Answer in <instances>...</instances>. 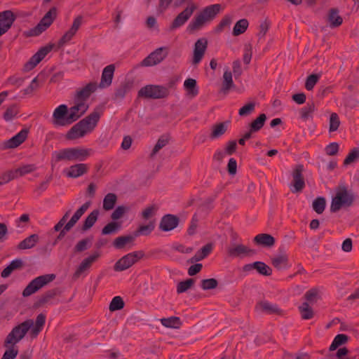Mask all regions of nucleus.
I'll list each match as a JSON object with an SVG mask.
<instances>
[{"label": "nucleus", "instance_id": "f257e3e1", "mask_svg": "<svg viewBox=\"0 0 359 359\" xmlns=\"http://www.w3.org/2000/svg\"><path fill=\"white\" fill-rule=\"evenodd\" d=\"M91 149L72 147L55 151L52 154L51 163L55 164L62 161H83L91 154Z\"/></svg>", "mask_w": 359, "mask_h": 359}, {"label": "nucleus", "instance_id": "f03ea898", "mask_svg": "<svg viewBox=\"0 0 359 359\" xmlns=\"http://www.w3.org/2000/svg\"><path fill=\"white\" fill-rule=\"evenodd\" d=\"M336 194L332 199L330 211L338 212L342 207H351L355 199L354 194L349 191L345 184H339L335 189Z\"/></svg>", "mask_w": 359, "mask_h": 359}, {"label": "nucleus", "instance_id": "7ed1b4c3", "mask_svg": "<svg viewBox=\"0 0 359 359\" xmlns=\"http://www.w3.org/2000/svg\"><path fill=\"white\" fill-rule=\"evenodd\" d=\"M34 325L32 319H27L22 323L15 326L11 332L7 335L4 346L8 347L10 345H15L24 338L28 331Z\"/></svg>", "mask_w": 359, "mask_h": 359}, {"label": "nucleus", "instance_id": "20e7f679", "mask_svg": "<svg viewBox=\"0 0 359 359\" xmlns=\"http://www.w3.org/2000/svg\"><path fill=\"white\" fill-rule=\"evenodd\" d=\"M170 94L169 88L160 85H147L138 91V96L148 99H163Z\"/></svg>", "mask_w": 359, "mask_h": 359}, {"label": "nucleus", "instance_id": "39448f33", "mask_svg": "<svg viewBox=\"0 0 359 359\" xmlns=\"http://www.w3.org/2000/svg\"><path fill=\"white\" fill-rule=\"evenodd\" d=\"M55 278L53 273L39 276L33 279L23 290L22 296L26 297L39 291L43 286L52 282Z\"/></svg>", "mask_w": 359, "mask_h": 359}, {"label": "nucleus", "instance_id": "423d86ee", "mask_svg": "<svg viewBox=\"0 0 359 359\" xmlns=\"http://www.w3.org/2000/svg\"><path fill=\"white\" fill-rule=\"evenodd\" d=\"M144 256V252L142 250L130 252L122 257L115 263L114 270L115 271H125L137 263Z\"/></svg>", "mask_w": 359, "mask_h": 359}, {"label": "nucleus", "instance_id": "0eeeda50", "mask_svg": "<svg viewBox=\"0 0 359 359\" xmlns=\"http://www.w3.org/2000/svg\"><path fill=\"white\" fill-rule=\"evenodd\" d=\"M304 168L302 164H297L292 171V180L290 184L292 193H300L305 188V179L303 175Z\"/></svg>", "mask_w": 359, "mask_h": 359}, {"label": "nucleus", "instance_id": "6e6552de", "mask_svg": "<svg viewBox=\"0 0 359 359\" xmlns=\"http://www.w3.org/2000/svg\"><path fill=\"white\" fill-rule=\"evenodd\" d=\"M57 15V9L53 6L45 14L37 25L31 30V35L38 36L46 30L54 22Z\"/></svg>", "mask_w": 359, "mask_h": 359}, {"label": "nucleus", "instance_id": "1a4fd4ad", "mask_svg": "<svg viewBox=\"0 0 359 359\" xmlns=\"http://www.w3.org/2000/svg\"><path fill=\"white\" fill-rule=\"evenodd\" d=\"M168 55V47H160L151 52L142 62V67H151L161 62Z\"/></svg>", "mask_w": 359, "mask_h": 359}, {"label": "nucleus", "instance_id": "9d476101", "mask_svg": "<svg viewBox=\"0 0 359 359\" xmlns=\"http://www.w3.org/2000/svg\"><path fill=\"white\" fill-rule=\"evenodd\" d=\"M54 45L48 44L41 47L34 55L31 57L23 67L24 72L33 69L53 49Z\"/></svg>", "mask_w": 359, "mask_h": 359}, {"label": "nucleus", "instance_id": "9b49d317", "mask_svg": "<svg viewBox=\"0 0 359 359\" xmlns=\"http://www.w3.org/2000/svg\"><path fill=\"white\" fill-rule=\"evenodd\" d=\"M100 255L101 254L100 252L95 251L92 255L83 259L72 276L73 280L79 279L83 274L89 270L92 264L98 259Z\"/></svg>", "mask_w": 359, "mask_h": 359}, {"label": "nucleus", "instance_id": "f8f14e48", "mask_svg": "<svg viewBox=\"0 0 359 359\" xmlns=\"http://www.w3.org/2000/svg\"><path fill=\"white\" fill-rule=\"evenodd\" d=\"M74 105L71 107L69 109V114L66 118V122L72 124L81 117L88 109V104L87 103L74 102Z\"/></svg>", "mask_w": 359, "mask_h": 359}, {"label": "nucleus", "instance_id": "ddd939ff", "mask_svg": "<svg viewBox=\"0 0 359 359\" xmlns=\"http://www.w3.org/2000/svg\"><path fill=\"white\" fill-rule=\"evenodd\" d=\"M97 82H90L86 86L79 88L74 95V102L86 103L92 93L97 89Z\"/></svg>", "mask_w": 359, "mask_h": 359}, {"label": "nucleus", "instance_id": "4468645a", "mask_svg": "<svg viewBox=\"0 0 359 359\" xmlns=\"http://www.w3.org/2000/svg\"><path fill=\"white\" fill-rule=\"evenodd\" d=\"M196 8L194 4H191V6L187 7L173 20L170 26V29L174 30L182 26L189 19Z\"/></svg>", "mask_w": 359, "mask_h": 359}, {"label": "nucleus", "instance_id": "2eb2a0df", "mask_svg": "<svg viewBox=\"0 0 359 359\" xmlns=\"http://www.w3.org/2000/svg\"><path fill=\"white\" fill-rule=\"evenodd\" d=\"M83 22V17L81 15H78L73 22V24L71 28L65 33V34L60 38L57 43V46L59 48L65 46L67 42H69L73 36L76 34V32L80 28Z\"/></svg>", "mask_w": 359, "mask_h": 359}, {"label": "nucleus", "instance_id": "dca6fc26", "mask_svg": "<svg viewBox=\"0 0 359 359\" xmlns=\"http://www.w3.org/2000/svg\"><path fill=\"white\" fill-rule=\"evenodd\" d=\"M180 223V218L175 215H163L159 223V229L163 231H170L175 229Z\"/></svg>", "mask_w": 359, "mask_h": 359}, {"label": "nucleus", "instance_id": "f3484780", "mask_svg": "<svg viewBox=\"0 0 359 359\" xmlns=\"http://www.w3.org/2000/svg\"><path fill=\"white\" fill-rule=\"evenodd\" d=\"M15 16L11 11H4L0 13V35L5 34L12 26Z\"/></svg>", "mask_w": 359, "mask_h": 359}, {"label": "nucleus", "instance_id": "a211bd4d", "mask_svg": "<svg viewBox=\"0 0 359 359\" xmlns=\"http://www.w3.org/2000/svg\"><path fill=\"white\" fill-rule=\"evenodd\" d=\"M207 47L208 40L205 38H201L196 41L194 44L193 64L196 65L201 62Z\"/></svg>", "mask_w": 359, "mask_h": 359}, {"label": "nucleus", "instance_id": "6ab92c4d", "mask_svg": "<svg viewBox=\"0 0 359 359\" xmlns=\"http://www.w3.org/2000/svg\"><path fill=\"white\" fill-rule=\"evenodd\" d=\"M69 114L68 107L65 104H61L57 107L53 114V124L55 126H66L69 125L66 122V118Z\"/></svg>", "mask_w": 359, "mask_h": 359}, {"label": "nucleus", "instance_id": "aec40b11", "mask_svg": "<svg viewBox=\"0 0 359 359\" xmlns=\"http://www.w3.org/2000/svg\"><path fill=\"white\" fill-rule=\"evenodd\" d=\"M101 114H102V111H99L97 110V109H95L89 115H88L84 118L81 120L80 122L88 130V132H90L97 126V124L100 118Z\"/></svg>", "mask_w": 359, "mask_h": 359}, {"label": "nucleus", "instance_id": "412c9836", "mask_svg": "<svg viewBox=\"0 0 359 359\" xmlns=\"http://www.w3.org/2000/svg\"><path fill=\"white\" fill-rule=\"evenodd\" d=\"M87 133L88 130L79 121L67 133L65 137L69 140H76L83 137Z\"/></svg>", "mask_w": 359, "mask_h": 359}, {"label": "nucleus", "instance_id": "4be33fe9", "mask_svg": "<svg viewBox=\"0 0 359 359\" xmlns=\"http://www.w3.org/2000/svg\"><path fill=\"white\" fill-rule=\"evenodd\" d=\"M114 71V65H109L104 67L102 73L100 82L97 86L101 88L109 87L111 84Z\"/></svg>", "mask_w": 359, "mask_h": 359}, {"label": "nucleus", "instance_id": "5701e85b", "mask_svg": "<svg viewBox=\"0 0 359 359\" xmlns=\"http://www.w3.org/2000/svg\"><path fill=\"white\" fill-rule=\"evenodd\" d=\"M227 252L230 257H240L241 255H245L248 256L255 255L256 250L250 249L243 244H238L236 245L234 247L229 248Z\"/></svg>", "mask_w": 359, "mask_h": 359}, {"label": "nucleus", "instance_id": "b1692460", "mask_svg": "<svg viewBox=\"0 0 359 359\" xmlns=\"http://www.w3.org/2000/svg\"><path fill=\"white\" fill-rule=\"evenodd\" d=\"M29 130L27 128L21 130L18 134L9 139L5 144L6 148L13 149L18 147L25 141Z\"/></svg>", "mask_w": 359, "mask_h": 359}, {"label": "nucleus", "instance_id": "393cba45", "mask_svg": "<svg viewBox=\"0 0 359 359\" xmlns=\"http://www.w3.org/2000/svg\"><path fill=\"white\" fill-rule=\"evenodd\" d=\"M62 291L58 287L49 290L44 292L40 297V298L37 300L34 305L36 307H41L43 306L45 304L48 303L51 299H54L56 296L60 295Z\"/></svg>", "mask_w": 359, "mask_h": 359}, {"label": "nucleus", "instance_id": "a878e982", "mask_svg": "<svg viewBox=\"0 0 359 359\" xmlns=\"http://www.w3.org/2000/svg\"><path fill=\"white\" fill-rule=\"evenodd\" d=\"M279 251L283 253L271 258L272 265L278 270L287 268L289 261L288 256L285 253V248H280Z\"/></svg>", "mask_w": 359, "mask_h": 359}, {"label": "nucleus", "instance_id": "bb28decb", "mask_svg": "<svg viewBox=\"0 0 359 359\" xmlns=\"http://www.w3.org/2000/svg\"><path fill=\"white\" fill-rule=\"evenodd\" d=\"M339 11L337 8H332L329 10L327 21L331 28H336L341 25L343 18L339 14Z\"/></svg>", "mask_w": 359, "mask_h": 359}, {"label": "nucleus", "instance_id": "cd10ccee", "mask_svg": "<svg viewBox=\"0 0 359 359\" xmlns=\"http://www.w3.org/2000/svg\"><path fill=\"white\" fill-rule=\"evenodd\" d=\"M90 205V201L86 202L83 204L73 215L69 221L65 224L66 230L72 229V228L76 224V222L80 219L81 216L86 212V211L88 209Z\"/></svg>", "mask_w": 359, "mask_h": 359}, {"label": "nucleus", "instance_id": "c85d7f7f", "mask_svg": "<svg viewBox=\"0 0 359 359\" xmlns=\"http://www.w3.org/2000/svg\"><path fill=\"white\" fill-rule=\"evenodd\" d=\"M88 166L87 164L78 163L69 168L67 176L72 178L79 177L88 172Z\"/></svg>", "mask_w": 359, "mask_h": 359}, {"label": "nucleus", "instance_id": "c756f323", "mask_svg": "<svg viewBox=\"0 0 359 359\" xmlns=\"http://www.w3.org/2000/svg\"><path fill=\"white\" fill-rule=\"evenodd\" d=\"M25 264L21 259H15L11 262V263L1 271V276L3 278H6L11 276L13 271L20 270L23 268Z\"/></svg>", "mask_w": 359, "mask_h": 359}, {"label": "nucleus", "instance_id": "7c9ffc66", "mask_svg": "<svg viewBox=\"0 0 359 359\" xmlns=\"http://www.w3.org/2000/svg\"><path fill=\"white\" fill-rule=\"evenodd\" d=\"M46 323V316L43 313L39 314L34 325L30 329V336L32 338H36L39 334L42 331Z\"/></svg>", "mask_w": 359, "mask_h": 359}, {"label": "nucleus", "instance_id": "2f4dec72", "mask_svg": "<svg viewBox=\"0 0 359 359\" xmlns=\"http://www.w3.org/2000/svg\"><path fill=\"white\" fill-rule=\"evenodd\" d=\"M257 245L271 248L274 245L276 240L273 236L268 233L257 234L253 239Z\"/></svg>", "mask_w": 359, "mask_h": 359}, {"label": "nucleus", "instance_id": "473e14b6", "mask_svg": "<svg viewBox=\"0 0 359 359\" xmlns=\"http://www.w3.org/2000/svg\"><path fill=\"white\" fill-rule=\"evenodd\" d=\"M235 88V85L232 79V73L228 69H226L223 74L220 92L226 95L231 88Z\"/></svg>", "mask_w": 359, "mask_h": 359}, {"label": "nucleus", "instance_id": "72a5a7b5", "mask_svg": "<svg viewBox=\"0 0 359 359\" xmlns=\"http://www.w3.org/2000/svg\"><path fill=\"white\" fill-rule=\"evenodd\" d=\"M213 249V245L210 243L206 244L203 248H201L196 255L192 257L189 262L191 263H194L195 262L201 261L208 257Z\"/></svg>", "mask_w": 359, "mask_h": 359}, {"label": "nucleus", "instance_id": "f704fd0d", "mask_svg": "<svg viewBox=\"0 0 359 359\" xmlns=\"http://www.w3.org/2000/svg\"><path fill=\"white\" fill-rule=\"evenodd\" d=\"M39 241L38 234H32L20 242L18 245L19 250H27L34 248Z\"/></svg>", "mask_w": 359, "mask_h": 359}, {"label": "nucleus", "instance_id": "c9c22d12", "mask_svg": "<svg viewBox=\"0 0 359 359\" xmlns=\"http://www.w3.org/2000/svg\"><path fill=\"white\" fill-rule=\"evenodd\" d=\"M100 211L98 209L93 210L85 219L83 224L81 227L82 231H86L89 230L97 220Z\"/></svg>", "mask_w": 359, "mask_h": 359}, {"label": "nucleus", "instance_id": "e433bc0d", "mask_svg": "<svg viewBox=\"0 0 359 359\" xmlns=\"http://www.w3.org/2000/svg\"><path fill=\"white\" fill-rule=\"evenodd\" d=\"M220 10L221 5L216 4L205 7L201 13L204 15L207 20H212L219 13Z\"/></svg>", "mask_w": 359, "mask_h": 359}, {"label": "nucleus", "instance_id": "4c0bfd02", "mask_svg": "<svg viewBox=\"0 0 359 359\" xmlns=\"http://www.w3.org/2000/svg\"><path fill=\"white\" fill-rule=\"evenodd\" d=\"M135 235H127L117 237L113 242V245L116 249L123 248L126 244L133 243L135 240Z\"/></svg>", "mask_w": 359, "mask_h": 359}, {"label": "nucleus", "instance_id": "58836bf2", "mask_svg": "<svg viewBox=\"0 0 359 359\" xmlns=\"http://www.w3.org/2000/svg\"><path fill=\"white\" fill-rule=\"evenodd\" d=\"M205 17L201 13L197 15L194 20L189 24L187 27L188 31L192 32L195 30L198 29L201 27L203 25L205 22L206 21Z\"/></svg>", "mask_w": 359, "mask_h": 359}, {"label": "nucleus", "instance_id": "ea45409f", "mask_svg": "<svg viewBox=\"0 0 359 359\" xmlns=\"http://www.w3.org/2000/svg\"><path fill=\"white\" fill-rule=\"evenodd\" d=\"M184 86L187 92V95L191 97H196L198 94V88L195 79L191 78L186 79L184 83Z\"/></svg>", "mask_w": 359, "mask_h": 359}, {"label": "nucleus", "instance_id": "a19ab883", "mask_svg": "<svg viewBox=\"0 0 359 359\" xmlns=\"http://www.w3.org/2000/svg\"><path fill=\"white\" fill-rule=\"evenodd\" d=\"M117 201V196L114 193L107 194L103 200L102 208L104 210L109 211L112 210Z\"/></svg>", "mask_w": 359, "mask_h": 359}, {"label": "nucleus", "instance_id": "79ce46f5", "mask_svg": "<svg viewBox=\"0 0 359 359\" xmlns=\"http://www.w3.org/2000/svg\"><path fill=\"white\" fill-rule=\"evenodd\" d=\"M249 22L247 19L243 18L237 21L233 28L232 34L235 36L243 34L248 29Z\"/></svg>", "mask_w": 359, "mask_h": 359}, {"label": "nucleus", "instance_id": "37998d69", "mask_svg": "<svg viewBox=\"0 0 359 359\" xmlns=\"http://www.w3.org/2000/svg\"><path fill=\"white\" fill-rule=\"evenodd\" d=\"M227 130L225 123L222 122L212 126V133L210 135L211 139H216L224 135Z\"/></svg>", "mask_w": 359, "mask_h": 359}, {"label": "nucleus", "instance_id": "c03bdc74", "mask_svg": "<svg viewBox=\"0 0 359 359\" xmlns=\"http://www.w3.org/2000/svg\"><path fill=\"white\" fill-rule=\"evenodd\" d=\"M161 323L164 327L170 328H178L182 325L180 318L176 316L161 318Z\"/></svg>", "mask_w": 359, "mask_h": 359}, {"label": "nucleus", "instance_id": "a18cd8bd", "mask_svg": "<svg viewBox=\"0 0 359 359\" xmlns=\"http://www.w3.org/2000/svg\"><path fill=\"white\" fill-rule=\"evenodd\" d=\"M299 310L301 313V316L304 320H309L313 318L314 316L313 310L308 302H304L300 306H299Z\"/></svg>", "mask_w": 359, "mask_h": 359}, {"label": "nucleus", "instance_id": "49530a36", "mask_svg": "<svg viewBox=\"0 0 359 359\" xmlns=\"http://www.w3.org/2000/svg\"><path fill=\"white\" fill-rule=\"evenodd\" d=\"M259 306L262 309V311L266 312L269 314H281L282 311L274 304H271L268 302H261L259 304Z\"/></svg>", "mask_w": 359, "mask_h": 359}, {"label": "nucleus", "instance_id": "de8ad7c7", "mask_svg": "<svg viewBox=\"0 0 359 359\" xmlns=\"http://www.w3.org/2000/svg\"><path fill=\"white\" fill-rule=\"evenodd\" d=\"M266 120V116L265 114H259L256 119L250 123L249 127L251 128V131L257 132L260 130L264 125Z\"/></svg>", "mask_w": 359, "mask_h": 359}, {"label": "nucleus", "instance_id": "09e8293b", "mask_svg": "<svg viewBox=\"0 0 359 359\" xmlns=\"http://www.w3.org/2000/svg\"><path fill=\"white\" fill-rule=\"evenodd\" d=\"M254 268L261 275L269 276L272 274V269L264 262H255Z\"/></svg>", "mask_w": 359, "mask_h": 359}, {"label": "nucleus", "instance_id": "8fccbe9b", "mask_svg": "<svg viewBox=\"0 0 359 359\" xmlns=\"http://www.w3.org/2000/svg\"><path fill=\"white\" fill-rule=\"evenodd\" d=\"M348 340V337L344 334H337L330 346V351H332L337 349L339 346L346 344Z\"/></svg>", "mask_w": 359, "mask_h": 359}, {"label": "nucleus", "instance_id": "3c124183", "mask_svg": "<svg viewBox=\"0 0 359 359\" xmlns=\"http://www.w3.org/2000/svg\"><path fill=\"white\" fill-rule=\"evenodd\" d=\"M315 111V104L313 102L308 103L307 105L300 110V117L304 121H306L312 117V114Z\"/></svg>", "mask_w": 359, "mask_h": 359}, {"label": "nucleus", "instance_id": "603ef678", "mask_svg": "<svg viewBox=\"0 0 359 359\" xmlns=\"http://www.w3.org/2000/svg\"><path fill=\"white\" fill-rule=\"evenodd\" d=\"M154 222H149L148 224L141 225L135 232V236H138L140 235L148 236L151 231L154 229Z\"/></svg>", "mask_w": 359, "mask_h": 359}, {"label": "nucleus", "instance_id": "864d4df0", "mask_svg": "<svg viewBox=\"0 0 359 359\" xmlns=\"http://www.w3.org/2000/svg\"><path fill=\"white\" fill-rule=\"evenodd\" d=\"M195 283L194 278H188L184 281L180 282L177 285V292L178 294L183 293L191 288Z\"/></svg>", "mask_w": 359, "mask_h": 359}, {"label": "nucleus", "instance_id": "5fc2aeb1", "mask_svg": "<svg viewBox=\"0 0 359 359\" xmlns=\"http://www.w3.org/2000/svg\"><path fill=\"white\" fill-rule=\"evenodd\" d=\"M19 112L18 107L17 104H13L9 106L4 112L3 117L5 121H9L12 120Z\"/></svg>", "mask_w": 359, "mask_h": 359}, {"label": "nucleus", "instance_id": "6e6d98bb", "mask_svg": "<svg viewBox=\"0 0 359 359\" xmlns=\"http://www.w3.org/2000/svg\"><path fill=\"white\" fill-rule=\"evenodd\" d=\"M326 201L325 198L323 197H318L313 201V209L318 214H321L323 212L325 208Z\"/></svg>", "mask_w": 359, "mask_h": 359}, {"label": "nucleus", "instance_id": "4d7b16f0", "mask_svg": "<svg viewBox=\"0 0 359 359\" xmlns=\"http://www.w3.org/2000/svg\"><path fill=\"white\" fill-rule=\"evenodd\" d=\"M129 90V86L128 83H122L117 89H116L114 94V99L116 100H122Z\"/></svg>", "mask_w": 359, "mask_h": 359}, {"label": "nucleus", "instance_id": "13d9d810", "mask_svg": "<svg viewBox=\"0 0 359 359\" xmlns=\"http://www.w3.org/2000/svg\"><path fill=\"white\" fill-rule=\"evenodd\" d=\"M124 306L125 303L123 299L119 296H116L112 299L109 309L111 311H115L122 309Z\"/></svg>", "mask_w": 359, "mask_h": 359}, {"label": "nucleus", "instance_id": "bf43d9fd", "mask_svg": "<svg viewBox=\"0 0 359 359\" xmlns=\"http://www.w3.org/2000/svg\"><path fill=\"white\" fill-rule=\"evenodd\" d=\"M218 286V281L215 278L203 279L201 281V287L204 290H212Z\"/></svg>", "mask_w": 359, "mask_h": 359}, {"label": "nucleus", "instance_id": "052dcab7", "mask_svg": "<svg viewBox=\"0 0 359 359\" xmlns=\"http://www.w3.org/2000/svg\"><path fill=\"white\" fill-rule=\"evenodd\" d=\"M232 22V18L230 15H224L219 23L215 28V32L219 34L222 32L226 27H229Z\"/></svg>", "mask_w": 359, "mask_h": 359}, {"label": "nucleus", "instance_id": "680f3d73", "mask_svg": "<svg viewBox=\"0 0 359 359\" xmlns=\"http://www.w3.org/2000/svg\"><path fill=\"white\" fill-rule=\"evenodd\" d=\"M121 225L119 223L116 222H111L108 223L102 229V235H108L116 233Z\"/></svg>", "mask_w": 359, "mask_h": 359}, {"label": "nucleus", "instance_id": "e2e57ef3", "mask_svg": "<svg viewBox=\"0 0 359 359\" xmlns=\"http://www.w3.org/2000/svg\"><path fill=\"white\" fill-rule=\"evenodd\" d=\"M169 142V139L165 136H161L158 138L156 144H155L150 156L154 157L160 149L165 147Z\"/></svg>", "mask_w": 359, "mask_h": 359}, {"label": "nucleus", "instance_id": "0e129e2a", "mask_svg": "<svg viewBox=\"0 0 359 359\" xmlns=\"http://www.w3.org/2000/svg\"><path fill=\"white\" fill-rule=\"evenodd\" d=\"M318 296V290L317 288H311L305 293L304 298L306 300V302H308L309 304H313L317 302Z\"/></svg>", "mask_w": 359, "mask_h": 359}, {"label": "nucleus", "instance_id": "69168bd1", "mask_svg": "<svg viewBox=\"0 0 359 359\" xmlns=\"http://www.w3.org/2000/svg\"><path fill=\"white\" fill-rule=\"evenodd\" d=\"M340 125V120L337 113H332L330 117L329 131L330 133L338 130Z\"/></svg>", "mask_w": 359, "mask_h": 359}, {"label": "nucleus", "instance_id": "338daca9", "mask_svg": "<svg viewBox=\"0 0 359 359\" xmlns=\"http://www.w3.org/2000/svg\"><path fill=\"white\" fill-rule=\"evenodd\" d=\"M17 178L14 170H8L0 176V185L8 183L10 181Z\"/></svg>", "mask_w": 359, "mask_h": 359}, {"label": "nucleus", "instance_id": "774afa93", "mask_svg": "<svg viewBox=\"0 0 359 359\" xmlns=\"http://www.w3.org/2000/svg\"><path fill=\"white\" fill-rule=\"evenodd\" d=\"M5 351L1 359H15L18 354V349L15 345H10Z\"/></svg>", "mask_w": 359, "mask_h": 359}]
</instances>
